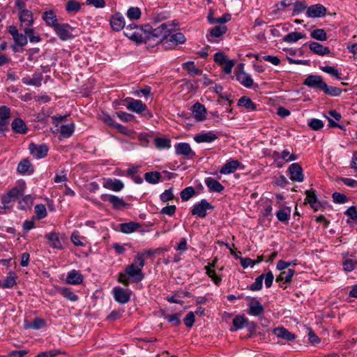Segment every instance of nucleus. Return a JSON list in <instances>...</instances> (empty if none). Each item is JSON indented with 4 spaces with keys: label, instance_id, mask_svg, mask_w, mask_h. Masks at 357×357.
<instances>
[{
    "label": "nucleus",
    "instance_id": "obj_27",
    "mask_svg": "<svg viewBox=\"0 0 357 357\" xmlns=\"http://www.w3.org/2000/svg\"><path fill=\"white\" fill-rule=\"evenodd\" d=\"M45 238H47L49 244L53 248L56 249H62L63 245L61 240L59 237V234L56 232H52L45 235Z\"/></svg>",
    "mask_w": 357,
    "mask_h": 357
},
{
    "label": "nucleus",
    "instance_id": "obj_23",
    "mask_svg": "<svg viewBox=\"0 0 357 357\" xmlns=\"http://www.w3.org/2000/svg\"><path fill=\"white\" fill-rule=\"evenodd\" d=\"M309 47L311 51L314 54L324 56L330 53L328 47L322 45L321 44L317 42H311L309 44Z\"/></svg>",
    "mask_w": 357,
    "mask_h": 357
},
{
    "label": "nucleus",
    "instance_id": "obj_4",
    "mask_svg": "<svg viewBox=\"0 0 357 357\" xmlns=\"http://www.w3.org/2000/svg\"><path fill=\"white\" fill-rule=\"evenodd\" d=\"M54 31L62 40H68L75 37L73 32L75 29L67 23L58 24L54 28Z\"/></svg>",
    "mask_w": 357,
    "mask_h": 357
},
{
    "label": "nucleus",
    "instance_id": "obj_37",
    "mask_svg": "<svg viewBox=\"0 0 357 357\" xmlns=\"http://www.w3.org/2000/svg\"><path fill=\"white\" fill-rule=\"evenodd\" d=\"M227 31V27L224 24L215 26L211 29L210 36L211 38H219Z\"/></svg>",
    "mask_w": 357,
    "mask_h": 357
},
{
    "label": "nucleus",
    "instance_id": "obj_52",
    "mask_svg": "<svg viewBox=\"0 0 357 357\" xmlns=\"http://www.w3.org/2000/svg\"><path fill=\"white\" fill-rule=\"evenodd\" d=\"M16 275L14 273H9V275L6 277L3 283V287L10 288L15 284Z\"/></svg>",
    "mask_w": 357,
    "mask_h": 357
},
{
    "label": "nucleus",
    "instance_id": "obj_26",
    "mask_svg": "<svg viewBox=\"0 0 357 357\" xmlns=\"http://www.w3.org/2000/svg\"><path fill=\"white\" fill-rule=\"evenodd\" d=\"M66 281L70 284H79L83 281V275L75 270L68 273Z\"/></svg>",
    "mask_w": 357,
    "mask_h": 357
},
{
    "label": "nucleus",
    "instance_id": "obj_14",
    "mask_svg": "<svg viewBox=\"0 0 357 357\" xmlns=\"http://www.w3.org/2000/svg\"><path fill=\"white\" fill-rule=\"evenodd\" d=\"M326 9L321 4H315L307 8L306 15L308 17H320L326 15Z\"/></svg>",
    "mask_w": 357,
    "mask_h": 357
},
{
    "label": "nucleus",
    "instance_id": "obj_25",
    "mask_svg": "<svg viewBox=\"0 0 357 357\" xmlns=\"http://www.w3.org/2000/svg\"><path fill=\"white\" fill-rule=\"evenodd\" d=\"M241 162L238 160H231L227 162L220 169V172L222 174H228L234 172L240 166Z\"/></svg>",
    "mask_w": 357,
    "mask_h": 357
},
{
    "label": "nucleus",
    "instance_id": "obj_31",
    "mask_svg": "<svg viewBox=\"0 0 357 357\" xmlns=\"http://www.w3.org/2000/svg\"><path fill=\"white\" fill-rule=\"evenodd\" d=\"M273 155L276 158H282L285 162H290L296 160L298 158V156L296 154L291 153L288 150H283L281 153H280L278 151L273 152Z\"/></svg>",
    "mask_w": 357,
    "mask_h": 357
},
{
    "label": "nucleus",
    "instance_id": "obj_64",
    "mask_svg": "<svg viewBox=\"0 0 357 357\" xmlns=\"http://www.w3.org/2000/svg\"><path fill=\"white\" fill-rule=\"evenodd\" d=\"M333 199L335 203L344 204L347 202V197L345 195L340 192H334L333 194Z\"/></svg>",
    "mask_w": 357,
    "mask_h": 357
},
{
    "label": "nucleus",
    "instance_id": "obj_34",
    "mask_svg": "<svg viewBox=\"0 0 357 357\" xmlns=\"http://www.w3.org/2000/svg\"><path fill=\"white\" fill-rule=\"evenodd\" d=\"M294 273V270L291 268H289L287 271H284L277 277L276 282H280L284 281L286 283H289L291 281Z\"/></svg>",
    "mask_w": 357,
    "mask_h": 357
},
{
    "label": "nucleus",
    "instance_id": "obj_13",
    "mask_svg": "<svg viewBox=\"0 0 357 357\" xmlns=\"http://www.w3.org/2000/svg\"><path fill=\"white\" fill-rule=\"evenodd\" d=\"M10 118V109L5 105L0 107V130L8 129V119Z\"/></svg>",
    "mask_w": 357,
    "mask_h": 357
},
{
    "label": "nucleus",
    "instance_id": "obj_50",
    "mask_svg": "<svg viewBox=\"0 0 357 357\" xmlns=\"http://www.w3.org/2000/svg\"><path fill=\"white\" fill-rule=\"evenodd\" d=\"M45 326V321L40 318H36L33 321L26 326V328L40 329Z\"/></svg>",
    "mask_w": 357,
    "mask_h": 357
},
{
    "label": "nucleus",
    "instance_id": "obj_54",
    "mask_svg": "<svg viewBox=\"0 0 357 357\" xmlns=\"http://www.w3.org/2000/svg\"><path fill=\"white\" fill-rule=\"evenodd\" d=\"M321 70L322 71H324V73H326L334 77L340 79V73H339L338 70L333 66H323V67H321Z\"/></svg>",
    "mask_w": 357,
    "mask_h": 357
},
{
    "label": "nucleus",
    "instance_id": "obj_38",
    "mask_svg": "<svg viewBox=\"0 0 357 357\" xmlns=\"http://www.w3.org/2000/svg\"><path fill=\"white\" fill-rule=\"evenodd\" d=\"M290 207H283L276 213V216L280 222H286L289 220L291 215Z\"/></svg>",
    "mask_w": 357,
    "mask_h": 357
},
{
    "label": "nucleus",
    "instance_id": "obj_24",
    "mask_svg": "<svg viewBox=\"0 0 357 357\" xmlns=\"http://www.w3.org/2000/svg\"><path fill=\"white\" fill-rule=\"evenodd\" d=\"M192 112L194 114L195 118L198 121H204L206 117V110L205 107L199 102H197L194 105Z\"/></svg>",
    "mask_w": 357,
    "mask_h": 357
},
{
    "label": "nucleus",
    "instance_id": "obj_2",
    "mask_svg": "<svg viewBox=\"0 0 357 357\" xmlns=\"http://www.w3.org/2000/svg\"><path fill=\"white\" fill-rule=\"evenodd\" d=\"M149 25L138 26L135 24H128L125 27L124 34L130 40L137 43H147V32Z\"/></svg>",
    "mask_w": 357,
    "mask_h": 357
},
{
    "label": "nucleus",
    "instance_id": "obj_58",
    "mask_svg": "<svg viewBox=\"0 0 357 357\" xmlns=\"http://www.w3.org/2000/svg\"><path fill=\"white\" fill-rule=\"evenodd\" d=\"M33 203V198L31 195H26L20 201V207L21 209L25 210L29 208Z\"/></svg>",
    "mask_w": 357,
    "mask_h": 357
},
{
    "label": "nucleus",
    "instance_id": "obj_57",
    "mask_svg": "<svg viewBox=\"0 0 357 357\" xmlns=\"http://www.w3.org/2000/svg\"><path fill=\"white\" fill-rule=\"evenodd\" d=\"M35 213L38 219L44 218L47 215L45 206L43 204H37L35 206Z\"/></svg>",
    "mask_w": 357,
    "mask_h": 357
},
{
    "label": "nucleus",
    "instance_id": "obj_22",
    "mask_svg": "<svg viewBox=\"0 0 357 357\" xmlns=\"http://www.w3.org/2000/svg\"><path fill=\"white\" fill-rule=\"evenodd\" d=\"M43 79V75L41 73H35L32 77L23 78L22 82L27 85L39 87L41 86Z\"/></svg>",
    "mask_w": 357,
    "mask_h": 357
},
{
    "label": "nucleus",
    "instance_id": "obj_40",
    "mask_svg": "<svg viewBox=\"0 0 357 357\" xmlns=\"http://www.w3.org/2000/svg\"><path fill=\"white\" fill-rule=\"evenodd\" d=\"M238 105L239 106H243L245 109L249 110H255L257 108L256 105L251 100V99L246 96L241 97L238 100Z\"/></svg>",
    "mask_w": 357,
    "mask_h": 357
},
{
    "label": "nucleus",
    "instance_id": "obj_3",
    "mask_svg": "<svg viewBox=\"0 0 357 357\" xmlns=\"http://www.w3.org/2000/svg\"><path fill=\"white\" fill-rule=\"evenodd\" d=\"M127 109L137 114H142L146 119L152 117V114L148 110L147 107L141 100L130 98L127 100Z\"/></svg>",
    "mask_w": 357,
    "mask_h": 357
},
{
    "label": "nucleus",
    "instance_id": "obj_6",
    "mask_svg": "<svg viewBox=\"0 0 357 357\" xmlns=\"http://www.w3.org/2000/svg\"><path fill=\"white\" fill-rule=\"evenodd\" d=\"M125 273L136 283L141 282L144 278L142 268L136 264L128 265L126 268Z\"/></svg>",
    "mask_w": 357,
    "mask_h": 357
},
{
    "label": "nucleus",
    "instance_id": "obj_17",
    "mask_svg": "<svg viewBox=\"0 0 357 357\" xmlns=\"http://www.w3.org/2000/svg\"><path fill=\"white\" fill-rule=\"evenodd\" d=\"M113 293L115 300L121 304H125L130 300V295L121 287H115Z\"/></svg>",
    "mask_w": 357,
    "mask_h": 357
},
{
    "label": "nucleus",
    "instance_id": "obj_5",
    "mask_svg": "<svg viewBox=\"0 0 357 357\" xmlns=\"http://www.w3.org/2000/svg\"><path fill=\"white\" fill-rule=\"evenodd\" d=\"M213 206L207 202L206 199H203L200 202L197 203L194 205L193 208L191 211L192 215H196L200 218H205L207 215V210L213 209Z\"/></svg>",
    "mask_w": 357,
    "mask_h": 357
},
{
    "label": "nucleus",
    "instance_id": "obj_32",
    "mask_svg": "<svg viewBox=\"0 0 357 357\" xmlns=\"http://www.w3.org/2000/svg\"><path fill=\"white\" fill-rule=\"evenodd\" d=\"M140 227V224L136 222L122 223L121 224V231L125 234H130L136 231Z\"/></svg>",
    "mask_w": 357,
    "mask_h": 357
},
{
    "label": "nucleus",
    "instance_id": "obj_7",
    "mask_svg": "<svg viewBox=\"0 0 357 357\" xmlns=\"http://www.w3.org/2000/svg\"><path fill=\"white\" fill-rule=\"evenodd\" d=\"M304 84L311 88L319 89H329L328 85L324 82L323 78L319 75H309L304 82Z\"/></svg>",
    "mask_w": 357,
    "mask_h": 357
},
{
    "label": "nucleus",
    "instance_id": "obj_56",
    "mask_svg": "<svg viewBox=\"0 0 357 357\" xmlns=\"http://www.w3.org/2000/svg\"><path fill=\"white\" fill-rule=\"evenodd\" d=\"M66 8L68 12L76 13L80 9V4L75 0H70L67 2Z\"/></svg>",
    "mask_w": 357,
    "mask_h": 357
},
{
    "label": "nucleus",
    "instance_id": "obj_39",
    "mask_svg": "<svg viewBox=\"0 0 357 357\" xmlns=\"http://www.w3.org/2000/svg\"><path fill=\"white\" fill-rule=\"evenodd\" d=\"M144 178L148 183L155 184L160 181L161 174L158 172H146L144 174Z\"/></svg>",
    "mask_w": 357,
    "mask_h": 357
},
{
    "label": "nucleus",
    "instance_id": "obj_10",
    "mask_svg": "<svg viewBox=\"0 0 357 357\" xmlns=\"http://www.w3.org/2000/svg\"><path fill=\"white\" fill-rule=\"evenodd\" d=\"M290 178L293 181L302 182L304 179L303 169L298 163H293L289 167Z\"/></svg>",
    "mask_w": 357,
    "mask_h": 357
},
{
    "label": "nucleus",
    "instance_id": "obj_59",
    "mask_svg": "<svg viewBox=\"0 0 357 357\" xmlns=\"http://www.w3.org/2000/svg\"><path fill=\"white\" fill-rule=\"evenodd\" d=\"M15 44L20 47H24L27 44V38L26 35L22 33H18L13 38Z\"/></svg>",
    "mask_w": 357,
    "mask_h": 357
},
{
    "label": "nucleus",
    "instance_id": "obj_51",
    "mask_svg": "<svg viewBox=\"0 0 357 357\" xmlns=\"http://www.w3.org/2000/svg\"><path fill=\"white\" fill-rule=\"evenodd\" d=\"M265 277V274L263 273L258 276L253 284H252L250 287V289L251 291H259L261 290L262 288V282L263 280Z\"/></svg>",
    "mask_w": 357,
    "mask_h": 357
},
{
    "label": "nucleus",
    "instance_id": "obj_60",
    "mask_svg": "<svg viewBox=\"0 0 357 357\" xmlns=\"http://www.w3.org/2000/svg\"><path fill=\"white\" fill-rule=\"evenodd\" d=\"M205 268L206 270L207 275L212 279L214 283L215 284H219L222 280L221 278L217 275L215 271L209 266H206Z\"/></svg>",
    "mask_w": 357,
    "mask_h": 357
},
{
    "label": "nucleus",
    "instance_id": "obj_45",
    "mask_svg": "<svg viewBox=\"0 0 357 357\" xmlns=\"http://www.w3.org/2000/svg\"><path fill=\"white\" fill-rule=\"evenodd\" d=\"M195 194V190L193 187H187L181 192V198L183 201L186 202L192 197Z\"/></svg>",
    "mask_w": 357,
    "mask_h": 357
},
{
    "label": "nucleus",
    "instance_id": "obj_20",
    "mask_svg": "<svg viewBox=\"0 0 357 357\" xmlns=\"http://www.w3.org/2000/svg\"><path fill=\"white\" fill-rule=\"evenodd\" d=\"M175 149L176 153L178 155H181L185 157L195 155V153L192 151L190 146L188 143H179L176 146Z\"/></svg>",
    "mask_w": 357,
    "mask_h": 357
},
{
    "label": "nucleus",
    "instance_id": "obj_63",
    "mask_svg": "<svg viewBox=\"0 0 357 357\" xmlns=\"http://www.w3.org/2000/svg\"><path fill=\"white\" fill-rule=\"evenodd\" d=\"M23 192H24V188L19 187V188H13L8 193L15 200L16 199H18L20 197H21L23 195Z\"/></svg>",
    "mask_w": 357,
    "mask_h": 357
},
{
    "label": "nucleus",
    "instance_id": "obj_19",
    "mask_svg": "<svg viewBox=\"0 0 357 357\" xmlns=\"http://www.w3.org/2000/svg\"><path fill=\"white\" fill-rule=\"evenodd\" d=\"M42 18L48 26L53 29L59 24L56 15L52 10L45 11L43 13Z\"/></svg>",
    "mask_w": 357,
    "mask_h": 357
},
{
    "label": "nucleus",
    "instance_id": "obj_9",
    "mask_svg": "<svg viewBox=\"0 0 357 357\" xmlns=\"http://www.w3.org/2000/svg\"><path fill=\"white\" fill-rule=\"evenodd\" d=\"M243 65L241 64L239 70L236 73V79L245 87L250 88L253 84V80L251 76L243 70Z\"/></svg>",
    "mask_w": 357,
    "mask_h": 357
},
{
    "label": "nucleus",
    "instance_id": "obj_8",
    "mask_svg": "<svg viewBox=\"0 0 357 357\" xmlns=\"http://www.w3.org/2000/svg\"><path fill=\"white\" fill-rule=\"evenodd\" d=\"M29 150L34 158L40 159L47 155L49 148L45 144H36L32 142L29 145Z\"/></svg>",
    "mask_w": 357,
    "mask_h": 357
},
{
    "label": "nucleus",
    "instance_id": "obj_16",
    "mask_svg": "<svg viewBox=\"0 0 357 357\" xmlns=\"http://www.w3.org/2000/svg\"><path fill=\"white\" fill-rule=\"evenodd\" d=\"M110 25L115 31H120L125 27L126 22L123 16L121 13H115L112 16Z\"/></svg>",
    "mask_w": 357,
    "mask_h": 357
},
{
    "label": "nucleus",
    "instance_id": "obj_55",
    "mask_svg": "<svg viewBox=\"0 0 357 357\" xmlns=\"http://www.w3.org/2000/svg\"><path fill=\"white\" fill-rule=\"evenodd\" d=\"M230 20H231V15L226 13L220 17H211V24H214L219 23L220 24H224L225 23L230 21Z\"/></svg>",
    "mask_w": 357,
    "mask_h": 357
},
{
    "label": "nucleus",
    "instance_id": "obj_53",
    "mask_svg": "<svg viewBox=\"0 0 357 357\" xmlns=\"http://www.w3.org/2000/svg\"><path fill=\"white\" fill-rule=\"evenodd\" d=\"M307 8V3L305 1H296L294 3V8L293 9V15H298Z\"/></svg>",
    "mask_w": 357,
    "mask_h": 357
},
{
    "label": "nucleus",
    "instance_id": "obj_15",
    "mask_svg": "<svg viewBox=\"0 0 357 357\" xmlns=\"http://www.w3.org/2000/svg\"><path fill=\"white\" fill-rule=\"evenodd\" d=\"M186 40L185 36L181 32L170 33L165 43V46L169 47L170 45L176 46L178 44H183Z\"/></svg>",
    "mask_w": 357,
    "mask_h": 357
},
{
    "label": "nucleus",
    "instance_id": "obj_42",
    "mask_svg": "<svg viewBox=\"0 0 357 357\" xmlns=\"http://www.w3.org/2000/svg\"><path fill=\"white\" fill-rule=\"evenodd\" d=\"M183 66L188 70V73L192 75H198L202 74V70L197 68L195 63L192 61L184 63Z\"/></svg>",
    "mask_w": 357,
    "mask_h": 357
},
{
    "label": "nucleus",
    "instance_id": "obj_21",
    "mask_svg": "<svg viewBox=\"0 0 357 357\" xmlns=\"http://www.w3.org/2000/svg\"><path fill=\"white\" fill-rule=\"evenodd\" d=\"M103 187L115 192H119L123 188L124 185L123 182L119 179H107L103 183Z\"/></svg>",
    "mask_w": 357,
    "mask_h": 357
},
{
    "label": "nucleus",
    "instance_id": "obj_62",
    "mask_svg": "<svg viewBox=\"0 0 357 357\" xmlns=\"http://www.w3.org/2000/svg\"><path fill=\"white\" fill-rule=\"evenodd\" d=\"M308 126L314 130H319L324 127V123L319 119H312L309 121Z\"/></svg>",
    "mask_w": 357,
    "mask_h": 357
},
{
    "label": "nucleus",
    "instance_id": "obj_33",
    "mask_svg": "<svg viewBox=\"0 0 357 357\" xmlns=\"http://www.w3.org/2000/svg\"><path fill=\"white\" fill-rule=\"evenodd\" d=\"M31 164L28 159H23L20 162L17 166V171L19 173L22 174H31L33 172V169H31Z\"/></svg>",
    "mask_w": 357,
    "mask_h": 357
},
{
    "label": "nucleus",
    "instance_id": "obj_61",
    "mask_svg": "<svg viewBox=\"0 0 357 357\" xmlns=\"http://www.w3.org/2000/svg\"><path fill=\"white\" fill-rule=\"evenodd\" d=\"M174 197L173 189L172 188L168 190H165V192L160 195V200L162 202H167L172 200Z\"/></svg>",
    "mask_w": 357,
    "mask_h": 357
},
{
    "label": "nucleus",
    "instance_id": "obj_12",
    "mask_svg": "<svg viewBox=\"0 0 357 357\" xmlns=\"http://www.w3.org/2000/svg\"><path fill=\"white\" fill-rule=\"evenodd\" d=\"M19 19L20 26L23 29L26 27H31L34 22L33 13L30 10L19 13Z\"/></svg>",
    "mask_w": 357,
    "mask_h": 357
},
{
    "label": "nucleus",
    "instance_id": "obj_47",
    "mask_svg": "<svg viewBox=\"0 0 357 357\" xmlns=\"http://www.w3.org/2000/svg\"><path fill=\"white\" fill-rule=\"evenodd\" d=\"M154 143L155 146L159 149L169 148L171 146L170 140L165 138L157 137L154 139Z\"/></svg>",
    "mask_w": 357,
    "mask_h": 357
},
{
    "label": "nucleus",
    "instance_id": "obj_46",
    "mask_svg": "<svg viewBox=\"0 0 357 357\" xmlns=\"http://www.w3.org/2000/svg\"><path fill=\"white\" fill-rule=\"evenodd\" d=\"M141 10L138 7H131L127 11V16L131 20H137L140 18Z\"/></svg>",
    "mask_w": 357,
    "mask_h": 357
},
{
    "label": "nucleus",
    "instance_id": "obj_1",
    "mask_svg": "<svg viewBox=\"0 0 357 357\" xmlns=\"http://www.w3.org/2000/svg\"><path fill=\"white\" fill-rule=\"evenodd\" d=\"M174 30V26L171 22L162 23L154 29L149 25V29L147 30V42L151 40L156 43L162 42L165 45L167 38Z\"/></svg>",
    "mask_w": 357,
    "mask_h": 357
},
{
    "label": "nucleus",
    "instance_id": "obj_36",
    "mask_svg": "<svg viewBox=\"0 0 357 357\" xmlns=\"http://www.w3.org/2000/svg\"><path fill=\"white\" fill-rule=\"evenodd\" d=\"M263 312L264 307L259 301H255L250 303L249 314L254 316H259Z\"/></svg>",
    "mask_w": 357,
    "mask_h": 357
},
{
    "label": "nucleus",
    "instance_id": "obj_35",
    "mask_svg": "<svg viewBox=\"0 0 357 357\" xmlns=\"http://www.w3.org/2000/svg\"><path fill=\"white\" fill-rule=\"evenodd\" d=\"M306 36L304 33H300V32H291L288 33L284 36L283 38V40L286 43H296L298 40L302 38H305Z\"/></svg>",
    "mask_w": 357,
    "mask_h": 357
},
{
    "label": "nucleus",
    "instance_id": "obj_18",
    "mask_svg": "<svg viewBox=\"0 0 357 357\" xmlns=\"http://www.w3.org/2000/svg\"><path fill=\"white\" fill-rule=\"evenodd\" d=\"M273 334L278 337L282 338L288 341H292L296 338V335L289 332L284 327H278L273 330Z\"/></svg>",
    "mask_w": 357,
    "mask_h": 357
},
{
    "label": "nucleus",
    "instance_id": "obj_43",
    "mask_svg": "<svg viewBox=\"0 0 357 357\" xmlns=\"http://www.w3.org/2000/svg\"><path fill=\"white\" fill-rule=\"evenodd\" d=\"M24 32L26 36V38H29V41L32 43H38L40 40V38L38 35L34 34V30L31 27H26L23 29Z\"/></svg>",
    "mask_w": 357,
    "mask_h": 357
},
{
    "label": "nucleus",
    "instance_id": "obj_29",
    "mask_svg": "<svg viewBox=\"0 0 357 357\" xmlns=\"http://www.w3.org/2000/svg\"><path fill=\"white\" fill-rule=\"evenodd\" d=\"M11 127L15 132L25 134L27 131V128L23 120L21 119H15L11 123Z\"/></svg>",
    "mask_w": 357,
    "mask_h": 357
},
{
    "label": "nucleus",
    "instance_id": "obj_44",
    "mask_svg": "<svg viewBox=\"0 0 357 357\" xmlns=\"http://www.w3.org/2000/svg\"><path fill=\"white\" fill-rule=\"evenodd\" d=\"M74 129L75 126L73 123L63 125L60 128V133L63 137L68 138L71 136L74 132Z\"/></svg>",
    "mask_w": 357,
    "mask_h": 357
},
{
    "label": "nucleus",
    "instance_id": "obj_30",
    "mask_svg": "<svg viewBox=\"0 0 357 357\" xmlns=\"http://www.w3.org/2000/svg\"><path fill=\"white\" fill-rule=\"evenodd\" d=\"M215 139H217L216 135L211 132L197 135L194 137L195 141L197 143L211 142Z\"/></svg>",
    "mask_w": 357,
    "mask_h": 357
},
{
    "label": "nucleus",
    "instance_id": "obj_11",
    "mask_svg": "<svg viewBox=\"0 0 357 357\" xmlns=\"http://www.w3.org/2000/svg\"><path fill=\"white\" fill-rule=\"evenodd\" d=\"M100 198L104 202H109L116 210H120L127 205L122 199L115 195H102Z\"/></svg>",
    "mask_w": 357,
    "mask_h": 357
},
{
    "label": "nucleus",
    "instance_id": "obj_41",
    "mask_svg": "<svg viewBox=\"0 0 357 357\" xmlns=\"http://www.w3.org/2000/svg\"><path fill=\"white\" fill-rule=\"evenodd\" d=\"M310 36L317 40L325 41L327 40V34L324 29H317L310 33Z\"/></svg>",
    "mask_w": 357,
    "mask_h": 357
},
{
    "label": "nucleus",
    "instance_id": "obj_28",
    "mask_svg": "<svg viewBox=\"0 0 357 357\" xmlns=\"http://www.w3.org/2000/svg\"><path fill=\"white\" fill-rule=\"evenodd\" d=\"M205 183L212 192H220L224 190L223 185L213 178L208 177L206 178Z\"/></svg>",
    "mask_w": 357,
    "mask_h": 357
},
{
    "label": "nucleus",
    "instance_id": "obj_49",
    "mask_svg": "<svg viewBox=\"0 0 357 357\" xmlns=\"http://www.w3.org/2000/svg\"><path fill=\"white\" fill-rule=\"evenodd\" d=\"M248 322V319L244 317L237 316L233 319V325L235 327L234 331H236L240 328H243L245 323ZM233 331V329H231Z\"/></svg>",
    "mask_w": 357,
    "mask_h": 357
},
{
    "label": "nucleus",
    "instance_id": "obj_48",
    "mask_svg": "<svg viewBox=\"0 0 357 357\" xmlns=\"http://www.w3.org/2000/svg\"><path fill=\"white\" fill-rule=\"evenodd\" d=\"M60 292L69 301H76L78 299L77 296L75 295L69 288L63 287L61 289Z\"/></svg>",
    "mask_w": 357,
    "mask_h": 357
}]
</instances>
